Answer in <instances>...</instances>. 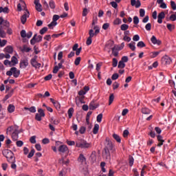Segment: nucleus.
<instances>
[{
    "label": "nucleus",
    "mask_w": 176,
    "mask_h": 176,
    "mask_svg": "<svg viewBox=\"0 0 176 176\" xmlns=\"http://www.w3.org/2000/svg\"><path fill=\"white\" fill-rule=\"evenodd\" d=\"M120 30L121 31H127L129 30V25L124 23L121 25Z\"/></svg>",
    "instance_id": "obj_32"
},
{
    "label": "nucleus",
    "mask_w": 176,
    "mask_h": 176,
    "mask_svg": "<svg viewBox=\"0 0 176 176\" xmlns=\"http://www.w3.org/2000/svg\"><path fill=\"white\" fill-rule=\"evenodd\" d=\"M49 6H50V8H51L52 9L56 8V3H54V1L53 0L50 1Z\"/></svg>",
    "instance_id": "obj_36"
},
{
    "label": "nucleus",
    "mask_w": 176,
    "mask_h": 176,
    "mask_svg": "<svg viewBox=\"0 0 176 176\" xmlns=\"http://www.w3.org/2000/svg\"><path fill=\"white\" fill-rule=\"evenodd\" d=\"M60 162L63 163V164H65V166H68V164H69V160H65L64 157H62Z\"/></svg>",
    "instance_id": "obj_37"
},
{
    "label": "nucleus",
    "mask_w": 176,
    "mask_h": 176,
    "mask_svg": "<svg viewBox=\"0 0 176 176\" xmlns=\"http://www.w3.org/2000/svg\"><path fill=\"white\" fill-rule=\"evenodd\" d=\"M4 65H6L7 67H13L12 65V62L10 61L9 60H5L3 62Z\"/></svg>",
    "instance_id": "obj_42"
},
{
    "label": "nucleus",
    "mask_w": 176,
    "mask_h": 176,
    "mask_svg": "<svg viewBox=\"0 0 176 176\" xmlns=\"http://www.w3.org/2000/svg\"><path fill=\"white\" fill-rule=\"evenodd\" d=\"M19 63V60L17 59V58L16 56H12L11 58V64L13 66L16 65V64Z\"/></svg>",
    "instance_id": "obj_23"
},
{
    "label": "nucleus",
    "mask_w": 176,
    "mask_h": 176,
    "mask_svg": "<svg viewBox=\"0 0 176 176\" xmlns=\"http://www.w3.org/2000/svg\"><path fill=\"white\" fill-rule=\"evenodd\" d=\"M142 113L144 115H149V113H151V110L146 107H144L142 109Z\"/></svg>",
    "instance_id": "obj_28"
},
{
    "label": "nucleus",
    "mask_w": 176,
    "mask_h": 176,
    "mask_svg": "<svg viewBox=\"0 0 176 176\" xmlns=\"http://www.w3.org/2000/svg\"><path fill=\"white\" fill-rule=\"evenodd\" d=\"M37 113H36L35 119L36 120H38V122H41L42 120V118H45V111H43V109H38Z\"/></svg>",
    "instance_id": "obj_7"
},
{
    "label": "nucleus",
    "mask_w": 176,
    "mask_h": 176,
    "mask_svg": "<svg viewBox=\"0 0 176 176\" xmlns=\"http://www.w3.org/2000/svg\"><path fill=\"white\" fill-rule=\"evenodd\" d=\"M28 59L24 58L21 60L19 67L22 69H25V67L28 65Z\"/></svg>",
    "instance_id": "obj_12"
},
{
    "label": "nucleus",
    "mask_w": 176,
    "mask_h": 176,
    "mask_svg": "<svg viewBox=\"0 0 176 176\" xmlns=\"http://www.w3.org/2000/svg\"><path fill=\"white\" fill-rule=\"evenodd\" d=\"M98 107V105L96 104L95 100H92L89 104V109H91V111H94Z\"/></svg>",
    "instance_id": "obj_18"
},
{
    "label": "nucleus",
    "mask_w": 176,
    "mask_h": 176,
    "mask_svg": "<svg viewBox=\"0 0 176 176\" xmlns=\"http://www.w3.org/2000/svg\"><path fill=\"white\" fill-rule=\"evenodd\" d=\"M67 175V170L65 169H62L60 171H59L58 176H65Z\"/></svg>",
    "instance_id": "obj_47"
},
{
    "label": "nucleus",
    "mask_w": 176,
    "mask_h": 176,
    "mask_svg": "<svg viewBox=\"0 0 176 176\" xmlns=\"http://www.w3.org/2000/svg\"><path fill=\"white\" fill-rule=\"evenodd\" d=\"M57 25V22H54V21H52L49 25L48 27L51 30L53 29V27H56Z\"/></svg>",
    "instance_id": "obj_41"
},
{
    "label": "nucleus",
    "mask_w": 176,
    "mask_h": 176,
    "mask_svg": "<svg viewBox=\"0 0 176 176\" xmlns=\"http://www.w3.org/2000/svg\"><path fill=\"white\" fill-rule=\"evenodd\" d=\"M112 54H113L115 57H118V56H119V52L115 47L112 48Z\"/></svg>",
    "instance_id": "obj_30"
},
{
    "label": "nucleus",
    "mask_w": 176,
    "mask_h": 176,
    "mask_svg": "<svg viewBox=\"0 0 176 176\" xmlns=\"http://www.w3.org/2000/svg\"><path fill=\"white\" fill-rule=\"evenodd\" d=\"M113 138H114L116 140V142H118L119 144L122 142V139H120V136H119V135L116 133L113 134Z\"/></svg>",
    "instance_id": "obj_24"
},
{
    "label": "nucleus",
    "mask_w": 176,
    "mask_h": 176,
    "mask_svg": "<svg viewBox=\"0 0 176 176\" xmlns=\"http://www.w3.org/2000/svg\"><path fill=\"white\" fill-rule=\"evenodd\" d=\"M113 100H115V96H113V94H110L109 98V105H111L113 102Z\"/></svg>",
    "instance_id": "obj_35"
},
{
    "label": "nucleus",
    "mask_w": 176,
    "mask_h": 176,
    "mask_svg": "<svg viewBox=\"0 0 176 176\" xmlns=\"http://www.w3.org/2000/svg\"><path fill=\"white\" fill-rule=\"evenodd\" d=\"M113 67L115 68L116 67H118V59H116V58H113V64H112Z\"/></svg>",
    "instance_id": "obj_57"
},
{
    "label": "nucleus",
    "mask_w": 176,
    "mask_h": 176,
    "mask_svg": "<svg viewBox=\"0 0 176 176\" xmlns=\"http://www.w3.org/2000/svg\"><path fill=\"white\" fill-rule=\"evenodd\" d=\"M78 162H80V163H85L86 162V157H85V155L83 154H80L78 157Z\"/></svg>",
    "instance_id": "obj_31"
},
{
    "label": "nucleus",
    "mask_w": 176,
    "mask_h": 176,
    "mask_svg": "<svg viewBox=\"0 0 176 176\" xmlns=\"http://www.w3.org/2000/svg\"><path fill=\"white\" fill-rule=\"evenodd\" d=\"M25 13L23 15H22L21 16V21L23 24H25V23L27 22V19H28V17H30V11H28V9L25 8Z\"/></svg>",
    "instance_id": "obj_8"
},
{
    "label": "nucleus",
    "mask_w": 176,
    "mask_h": 176,
    "mask_svg": "<svg viewBox=\"0 0 176 176\" xmlns=\"http://www.w3.org/2000/svg\"><path fill=\"white\" fill-rule=\"evenodd\" d=\"M21 38H27V33L25 32V30H21Z\"/></svg>",
    "instance_id": "obj_63"
},
{
    "label": "nucleus",
    "mask_w": 176,
    "mask_h": 176,
    "mask_svg": "<svg viewBox=\"0 0 176 176\" xmlns=\"http://www.w3.org/2000/svg\"><path fill=\"white\" fill-rule=\"evenodd\" d=\"M67 114L69 116V119H71V118H72V115H74V108L69 109Z\"/></svg>",
    "instance_id": "obj_33"
},
{
    "label": "nucleus",
    "mask_w": 176,
    "mask_h": 176,
    "mask_svg": "<svg viewBox=\"0 0 176 176\" xmlns=\"http://www.w3.org/2000/svg\"><path fill=\"white\" fill-rule=\"evenodd\" d=\"M54 106L58 111L61 108V105L60 104V102H58V101L54 103Z\"/></svg>",
    "instance_id": "obj_48"
},
{
    "label": "nucleus",
    "mask_w": 176,
    "mask_h": 176,
    "mask_svg": "<svg viewBox=\"0 0 176 176\" xmlns=\"http://www.w3.org/2000/svg\"><path fill=\"white\" fill-rule=\"evenodd\" d=\"M10 163H11V168H12V170H16V168H17V165H16V159L14 161H12V162Z\"/></svg>",
    "instance_id": "obj_45"
},
{
    "label": "nucleus",
    "mask_w": 176,
    "mask_h": 176,
    "mask_svg": "<svg viewBox=\"0 0 176 176\" xmlns=\"http://www.w3.org/2000/svg\"><path fill=\"white\" fill-rule=\"evenodd\" d=\"M8 43V41L6 40H1L0 38V47H3V46H6Z\"/></svg>",
    "instance_id": "obj_44"
},
{
    "label": "nucleus",
    "mask_w": 176,
    "mask_h": 176,
    "mask_svg": "<svg viewBox=\"0 0 176 176\" xmlns=\"http://www.w3.org/2000/svg\"><path fill=\"white\" fill-rule=\"evenodd\" d=\"M89 14V10H87V8H84L83 11H82V16L84 17H86V16H87V14Z\"/></svg>",
    "instance_id": "obj_58"
},
{
    "label": "nucleus",
    "mask_w": 176,
    "mask_h": 176,
    "mask_svg": "<svg viewBox=\"0 0 176 176\" xmlns=\"http://www.w3.org/2000/svg\"><path fill=\"white\" fill-rule=\"evenodd\" d=\"M3 155L7 159V162L8 163H12L14 162L16 157H14V154L12 153V151L9 149H5L3 151Z\"/></svg>",
    "instance_id": "obj_2"
},
{
    "label": "nucleus",
    "mask_w": 176,
    "mask_h": 176,
    "mask_svg": "<svg viewBox=\"0 0 176 176\" xmlns=\"http://www.w3.org/2000/svg\"><path fill=\"white\" fill-rule=\"evenodd\" d=\"M98 130H100V125H98V124H96L93 129V133L97 134V133H98Z\"/></svg>",
    "instance_id": "obj_27"
},
{
    "label": "nucleus",
    "mask_w": 176,
    "mask_h": 176,
    "mask_svg": "<svg viewBox=\"0 0 176 176\" xmlns=\"http://www.w3.org/2000/svg\"><path fill=\"white\" fill-rule=\"evenodd\" d=\"M164 17H166V14L164 13V12H161L157 16V23L159 24H162V23H163V19H164Z\"/></svg>",
    "instance_id": "obj_14"
},
{
    "label": "nucleus",
    "mask_w": 176,
    "mask_h": 176,
    "mask_svg": "<svg viewBox=\"0 0 176 176\" xmlns=\"http://www.w3.org/2000/svg\"><path fill=\"white\" fill-rule=\"evenodd\" d=\"M170 6H171L173 10H176V4H175V1H170Z\"/></svg>",
    "instance_id": "obj_55"
},
{
    "label": "nucleus",
    "mask_w": 176,
    "mask_h": 176,
    "mask_svg": "<svg viewBox=\"0 0 176 176\" xmlns=\"http://www.w3.org/2000/svg\"><path fill=\"white\" fill-rule=\"evenodd\" d=\"M113 47V42L110 41L106 44L104 50H107L108 52L109 53L111 52V49L112 50Z\"/></svg>",
    "instance_id": "obj_17"
},
{
    "label": "nucleus",
    "mask_w": 176,
    "mask_h": 176,
    "mask_svg": "<svg viewBox=\"0 0 176 176\" xmlns=\"http://www.w3.org/2000/svg\"><path fill=\"white\" fill-rule=\"evenodd\" d=\"M151 41L153 45H157L158 46L162 45V41L156 38V36H152Z\"/></svg>",
    "instance_id": "obj_16"
},
{
    "label": "nucleus",
    "mask_w": 176,
    "mask_h": 176,
    "mask_svg": "<svg viewBox=\"0 0 176 176\" xmlns=\"http://www.w3.org/2000/svg\"><path fill=\"white\" fill-rule=\"evenodd\" d=\"M76 148H81V149H87V148H90L91 146V144L87 142V141L85 140H78L76 142Z\"/></svg>",
    "instance_id": "obj_3"
},
{
    "label": "nucleus",
    "mask_w": 176,
    "mask_h": 176,
    "mask_svg": "<svg viewBox=\"0 0 176 176\" xmlns=\"http://www.w3.org/2000/svg\"><path fill=\"white\" fill-rule=\"evenodd\" d=\"M58 151L60 152V153H65L66 152H68V146L65 144L60 145L58 147Z\"/></svg>",
    "instance_id": "obj_15"
},
{
    "label": "nucleus",
    "mask_w": 176,
    "mask_h": 176,
    "mask_svg": "<svg viewBox=\"0 0 176 176\" xmlns=\"http://www.w3.org/2000/svg\"><path fill=\"white\" fill-rule=\"evenodd\" d=\"M113 24L114 25H119L120 24H122V19H119V18H117L113 22Z\"/></svg>",
    "instance_id": "obj_29"
},
{
    "label": "nucleus",
    "mask_w": 176,
    "mask_h": 176,
    "mask_svg": "<svg viewBox=\"0 0 176 176\" xmlns=\"http://www.w3.org/2000/svg\"><path fill=\"white\" fill-rule=\"evenodd\" d=\"M161 61L164 65H170L173 63V59L170 56L165 55L162 58Z\"/></svg>",
    "instance_id": "obj_6"
},
{
    "label": "nucleus",
    "mask_w": 176,
    "mask_h": 176,
    "mask_svg": "<svg viewBox=\"0 0 176 176\" xmlns=\"http://www.w3.org/2000/svg\"><path fill=\"white\" fill-rule=\"evenodd\" d=\"M43 5L44 9H49V4L47 3V1L44 0L43 1Z\"/></svg>",
    "instance_id": "obj_62"
},
{
    "label": "nucleus",
    "mask_w": 176,
    "mask_h": 176,
    "mask_svg": "<svg viewBox=\"0 0 176 176\" xmlns=\"http://www.w3.org/2000/svg\"><path fill=\"white\" fill-rule=\"evenodd\" d=\"M134 164V158L131 156L129 157V166L130 167H133Z\"/></svg>",
    "instance_id": "obj_54"
},
{
    "label": "nucleus",
    "mask_w": 176,
    "mask_h": 176,
    "mask_svg": "<svg viewBox=\"0 0 176 176\" xmlns=\"http://www.w3.org/2000/svg\"><path fill=\"white\" fill-rule=\"evenodd\" d=\"M0 13H5L8 14L9 13V8L8 7H0Z\"/></svg>",
    "instance_id": "obj_26"
},
{
    "label": "nucleus",
    "mask_w": 176,
    "mask_h": 176,
    "mask_svg": "<svg viewBox=\"0 0 176 176\" xmlns=\"http://www.w3.org/2000/svg\"><path fill=\"white\" fill-rule=\"evenodd\" d=\"M36 58H38V56H35L33 58L30 60V64L32 65L34 68H41V63H38L36 61Z\"/></svg>",
    "instance_id": "obj_9"
},
{
    "label": "nucleus",
    "mask_w": 176,
    "mask_h": 176,
    "mask_svg": "<svg viewBox=\"0 0 176 176\" xmlns=\"http://www.w3.org/2000/svg\"><path fill=\"white\" fill-rule=\"evenodd\" d=\"M34 3L35 5L36 10H37V12H42V4L39 3V0H34Z\"/></svg>",
    "instance_id": "obj_13"
},
{
    "label": "nucleus",
    "mask_w": 176,
    "mask_h": 176,
    "mask_svg": "<svg viewBox=\"0 0 176 176\" xmlns=\"http://www.w3.org/2000/svg\"><path fill=\"white\" fill-rule=\"evenodd\" d=\"M145 46H146V45H145V43H144V41H139L137 44V47H145Z\"/></svg>",
    "instance_id": "obj_43"
},
{
    "label": "nucleus",
    "mask_w": 176,
    "mask_h": 176,
    "mask_svg": "<svg viewBox=\"0 0 176 176\" xmlns=\"http://www.w3.org/2000/svg\"><path fill=\"white\" fill-rule=\"evenodd\" d=\"M138 23H140V19L138 18V16H135L133 17V24H138Z\"/></svg>",
    "instance_id": "obj_60"
},
{
    "label": "nucleus",
    "mask_w": 176,
    "mask_h": 176,
    "mask_svg": "<svg viewBox=\"0 0 176 176\" xmlns=\"http://www.w3.org/2000/svg\"><path fill=\"white\" fill-rule=\"evenodd\" d=\"M12 133L11 137L12 141H17L19 140V131L14 126H9L7 129V133Z\"/></svg>",
    "instance_id": "obj_4"
},
{
    "label": "nucleus",
    "mask_w": 176,
    "mask_h": 176,
    "mask_svg": "<svg viewBox=\"0 0 176 176\" xmlns=\"http://www.w3.org/2000/svg\"><path fill=\"white\" fill-rule=\"evenodd\" d=\"M0 38H6V32L2 25L0 27Z\"/></svg>",
    "instance_id": "obj_21"
},
{
    "label": "nucleus",
    "mask_w": 176,
    "mask_h": 176,
    "mask_svg": "<svg viewBox=\"0 0 176 176\" xmlns=\"http://www.w3.org/2000/svg\"><path fill=\"white\" fill-rule=\"evenodd\" d=\"M52 124L57 125V124H58V123H60V120L52 118Z\"/></svg>",
    "instance_id": "obj_64"
},
{
    "label": "nucleus",
    "mask_w": 176,
    "mask_h": 176,
    "mask_svg": "<svg viewBox=\"0 0 176 176\" xmlns=\"http://www.w3.org/2000/svg\"><path fill=\"white\" fill-rule=\"evenodd\" d=\"M169 20H170V21H176V12H175V14H173L170 16Z\"/></svg>",
    "instance_id": "obj_49"
},
{
    "label": "nucleus",
    "mask_w": 176,
    "mask_h": 176,
    "mask_svg": "<svg viewBox=\"0 0 176 176\" xmlns=\"http://www.w3.org/2000/svg\"><path fill=\"white\" fill-rule=\"evenodd\" d=\"M45 32H47V28H46V27L43 28L40 30V34H41V35H43Z\"/></svg>",
    "instance_id": "obj_56"
},
{
    "label": "nucleus",
    "mask_w": 176,
    "mask_h": 176,
    "mask_svg": "<svg viewBox=\"0 0 176 176\" xmlns=\"http://www.w3.org/2000/svg\"><path fill=\"white\" fill-rule=\"evenodd\" d=\"M129 47L131 49V50H132L133 52H134L135 50V42L134 41H131L129 45H128Z\"/></svg>",
    "instance_id": "obj_25"
},
{
    "label": "nucleus",
    "mask_w": 176,
    "mask_h": 176,
    "mask_svg": "<svg viewBox=\"0 0 176 176\" xmlns=\"http://www.w3.org/2000/svg\"><path fill=\"white\" fill-rule=\"evenodd\" d=\"M31 144H36V136L33 135L30 138Z\"/></svg>",
    "instance_id": "obj_39"
},
{
    "label": "nucleus",
    "mask_w": 176,
    "mask_h": 176,
    "mask_svg": "<svg viewBox=\"0 0 176 176\" xmlns=\"http://www.w3.org/2000/svg\"><path fill=\"white\" fill-rule=\"evenodd\" d=\"M0 25L1 27H3V29L9 28V27H10L9 21L7 20H3V17H0Z\"/></svg>",
    "instance_id": "obj_11"
},
{
    "label": "nucleus",
    "mask_w": 176,
    "mask_h": 176,
    "mask_svg": "<svg viewBox=\"0 0 176 176\" xmlns=\"http://www.w3.org/2000/svg\"><path fill=\"white\" fill-rule=\"evenodd\" d=\"M35 153V149H32L31 151L29 153L28 157V159H30V157H32L34 156V154Z\"/></svg>",
    "instance_id": "obj_52"
},
{
    "label": "nucleus",
    "mask_w": 176,
    "mask_h": 176,
    "mask_svg": "<svg viewBox=\"0 0 176 176\" xmlns=\"http://www.w3.org/2000/svg\"><path fill=\"white\" fill-rule=\"evenodd\" d=\"M145 28L146 30V31H151V28H152V24H151V23H148L146 25Z\"/></svg>",
    "instance_id": "obj_61"
},
{
    "label": "nucleus",
    "mask_w": 176,
    "mask_h": 176,
    "mask_svg": "<svg viewBox=\"0 0 176 176\" xmlns=\"http://www.w3.org/2000/svg\"><path fill=\"white\" fill-rule=\"evenodd\" d=\"M79 133L80 134H85V133H86V127L81 126L79 129Z\"/></svg>",
    "instance_id": "obj_53"
},
{
    "label": "nucleus",
    "mask_w": 176,
    "mask_h": 176,
    "mask_svg": "<svg viewBox=\"0 0 176 176\" xmlns=\"http://www.w3.org/2000/svg\"><path fill=\"white\" fill-rule=\"evenodd\" d=\"M144 16H145V10L141 8V9L140 10V17H144Z\"/></svg>",
    "instance_id": "obj_59"
},
{
    "label": "nucleus",
    "mask_w": 176,
    "mask_h": 176,
    "mask_svg": "<svg viewBox=\"0 0 176 176\" xmlns=\"http://www.w3.org/2000/svg\"><path fill=\"white\" fill-rule=\"evenodd\" d=\"M166 28H168V30L169 31H173V30L175 29V25H173V24H170V23H168L166 25Z\"/></svg>",
    "instance_id": "obj_34"
},
{
    "label": "nucleus",
    "mask_w": 176,
    "mask_h": 176,
    "mask_svg": "<svg viewBox=\"0 0 176 176\" xmlns=\"http://www.w3.org/2000/svg\"><path fill=\"white\" fill-rule=\"evenodd\" d=\"M21 51L23 53H30V52H31V48H30L27 45H23V47L21 49Z\"/></svg>",
    "instance_id": "obj_19"
},
{
    "label": "nucleus",
    "mask_w": 176,
    "mask_h": 176,
    "mask_svg": "<svg viewBox=\"0 0 176 176\" xmlns=\"http://www.w3.org/2000/svg\"><path fill=\"white\" fill-rule=\"evenodd\" d=\"M19 3L17 5V10L18 12H21V10L27 9V6L25 2L23 0H19Z\"/></svg>",
    "instance_id": "obj_10"
},
{
    "label": "nucleus",
    "mask_w": 176,
    "mask_h": 176,
    "mask_svg": "<svg viewBox=\"0 0 176 176\" xmlns=\"http://www.w3.org/2000/svg\"><path fill=\"white\" fill-rule=\"evenodd\" d=\"M15 109H16V107H14V105L12 104H9L8 107V111L9 112V113H13Z\"/></svg>",
    "instance_id": "obj_22"
},
{
    "label": "nucleus",
    "mask_w": 176,
    "mask_h": 176,
    "mask_svg": "<svg viewBox=\"0 0 176 176\" xmlns=\"http://www.w3.org/2000/svg\"><path fill=\"white\" fill-rule=\"evenodd\" d=\"M80 60H82V58L80 56L77 57L74 61L75 65H79V64H80Z\"/></svg>",
    "instance_id": "obj_51"
},
{
    "label": "nucleus",
    "mask_w": 176,
    "mask_h": 176,
    "mask_svg": "<svg viewBox=\"0 0 176 176\" xmlns=\"http://www.w3.org/2000/svg\"><path fill=\"white\" fill-rule=\"evenodd\" d=\"M30 43L32 45H34L35 43H36V34H34L33 38L30 40Z\"/></svg>",
    "instance_id": "obj_50"
},
{
    "label": "nucleus",
    "mask_w": 176,
    "mask_h": 176,
    "mask_svg": "<svg viewBox=\"0 0 176 176\" xmlns=\"http://www.w3.org/2000/svg\"><path fill=\"white\" fill-rule=\"evenodd\" d=\"M151 58H155V57H157V56H159V54H160V52H151Z\"/></svg>",
    "instance_id": "obj_40"
},
{
    "label": "nucleus",
    "mask_w": 176,
    "mask_h": 176,
    "mask_svg": "<svg viewBox=\"0 0 176 176\" xmlns=\"http://www.w3.org/2000/svg\"><path fill=\"white\" fill-rule=\"evenodd\" d=\"M96 120H97L98 123H101V122L102 120V113H100L97 116Z\"/></svg>",
    "instance_id": "obj_46"
},
{
    "label": "nucleus",
    "mask_w": 176,
    "mask_h": 176,
    "mask_svg": "<svg viewBox=\"0 0 176 176\" xmlns=\"http://www.w3.org/2000/svg\"><path fill=\"white\" fill-rule=\"evenodd\" d=\"M124 67H126L124 62L120 60L118 63V68H124Z\"/></svg>",
    "instance_id": "obj_38"
},
{
    "label": "nucleus",
    "mask_w": 176,
    "mask_h": 176,
    "mask_svg": "<svg viewBox=\"0 0 176 176\" xmlns=\"http://www.w3.org/2000/svg\"><path fill=\"white\" fill-rule=\"evenodd\" d=\"M5 53H8L9 54H12L13 53V47L12 46H7L4 48Z\"/></svg>",
    "instance_id": "obj_20"
},
{
    "label": "nucleus",
    "mask_w": 176,
    "mask_h": 176,
    "mask_svg": "<svg viewBox=\"0 0 176 176\" xmlns=\"http://www.w3.org/2000/svg\"><path fill=\"white\" fill-rule=\"evenodd\" d=\"M6 75L8 76H12L13 75L14 78H19L20 76V70L16 67H12L10 71L6 72Z\"/></svg>",
    "instance_id": "obj_5"
},
{
    "label": "nucleus",
    "mask_w": 176,
    "mask_h": 176,
    "mask_svg": "<svg viewBox=\"0 0 176 176\" xmlns=\"http://www.w3.org/2000/svg\"><path fill=\"white\" fill-rule=\"evenodd\" d=\"M105 141L106 142L104 144V148L102 152V156L103 157H105V159H109V157L111 156V153H113L116 152V148L109 138H107Z\"/></svg>",
    "instance_id": "obj_1"
}]
</instances>
